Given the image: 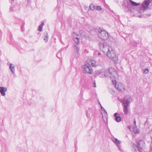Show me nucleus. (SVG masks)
Listing matches in <instances>:
<instances>
[{"label": "nucleus", "instance_id": "nucleus-38", "mask_svg": "<svg viewBox=\"0 0 152 152\" xmlns=\"http://www.w3.org/2000/svg\"><path fill=\"white\" fill-rule=\"evenodd\" d=\"M99 104L100 105L101 104H100V102H99Z\"/></svg>", "mask_w": 152, "mask_h": 152}, {"label": "nucleus", "instance_id": "nucleus-28", "mask_svg": "<svg viewBox=\"0 0 152 152\" xmlns=\"http://www.w3.org/2000/svg\"><path fill=\"white\" fill-rule=\"evenodd\" d=\"M10 11L12 12L13 10V7L12 6H11L10 9Z\"/></svg>", "mask_w": 152, "mask_h": 152}, {"label": "nucleus", "instance_id": "nucleus-18", "mask_svg": "<svg viewBox=\"0 0 152 152\" xmlns=\"http://www.w3.org/2000/svg\"><path fill=\"white\" fill-rule=\"evenodd\" d=\"M44 40L45 42H47L48 39V34L47 32H45L44 34Z\"/></svg>", "mask_w": 152, "mask_h": 152}, {"label": "nucleus", "instance_id": "nucleus-25", "mask_svg": "<svg viewBox=\"0 0 152 152\" xmlns=\"http://www.w3.org/2000/svg\"><path fill=\"white\" fill-rule=\"evenodd\" d=\"M131 4L133 5L134 6H139L140 4V3H137L136 2H134L133 1V2H132Z\"/></svg>", "mask_w": 152, "mask_h": 152}, {"label": "nucleus", "instance_id": "nucleus-36", "mask_svg": "<svg viewBox=\"0 0 152 152\" xmlns=\"http://www.w3.org/2000/svg\"><path fill=\"white\" fill-rule=\"evenodd\" d=\"M58 2H61V1H63V0H57Z\"/></svg>", "mask_w": 152, "mask_h": 152}, {"label": "nucleus", "instance_id": "nucleus-30", "mask_svg": "<svg viewBox=\"0 0 152 152\" xmlns=\"http://www.w3.org/2000/svg\"><path fill=\"white\" fill-rule=\"evenodd\" d=\"M100 107H101V109L102 110H104V111H105V109L102 106L101 104H100Z\"/></svg>", "mask_w": 152, "mask_h": 152}, {"label": "nucleus", "instance_id": "nucleus-2", "mask_svg": "<svg viewBox=\"0 0 152 152\" xmlns=\"http://www.w3.org/2000/svg\"><path fill=\"white\" fill-rule=\"evenodd\" d=\"M107 55L108 57L115 62L118 61V57L117 56L113 50L112 47L110 46H108L107 48Z\"/></svg>", "mask_w": 152, "mask_h": 152}, {"label": "nucleus", "instance_id": "nucleus-37", "mask_svg": "<svg viewBox=\"0 0 152 152\" xmlns=\"http://www.w3.org/2000/svg\"><path fill=\"white\" fill-rule=\"evenodd\" d=\"M130 0V1L131 3H132V2L133 1L132 0Z\"/></svg>", "mask_w": 152, "mask_h": 152}, {"label": "nucleus", "instance_id": "nucleus-22", "mask_svg": "<svg viewBox=\"0 0 152 152\" xmlns=\"http://www.w3.org/2000/svg\"><path fill=\"white\" fill-rule=\"evenodd\" d=\"M90 9L91 10H93L95 8V6L93 4H91L89 7Z\"/></svg>", "mask_w": 152, "mask_h": 152}, {"label": "nucleus", "instance_id": "nucleus-12", "mask_svg": "<svg viewBox=\"0 0 152 152\" xmlns=\"http://www.w3.org/2000/svg\"><path fill=\"white\" fill-rule=\"evenodd\" d=\"M150 3V1L149 0H145L142 4V7L144 9L148 8Z\"/></svg>", "mask_w": 152, "mask_h": 152}, {"label": "nucleus", "instance_id": "nucleus-8", "mask_svg": "<svg viewBox=\"0 0 152 152\" xmlns=\"http://www.w3.org/2000/svg\"><path fill=\"white\" fill-rule=\"evenodd\" d=\"M108 71L110 75V77L114 78V79H116L117 75V73L115 69L112 67H110L109 68Z\"/></svg>", "mask_w": 152, "mask_h": 152}, {"label": "nucleus", "instance_id": "nucleus-29", "mask_svg": "<svg viewBox=\"0 0 152 152\" xmlns=\"http://www.w3.org/2000/svg\"><path fill=\"white\" fill-rule=\"evenodd\" d=\"M61 53L60 52H59L56 55V56H57L58 57V58H60V57H59L58 56L60 55H61Z\"/></svg>", "mask_w": 152, "mask_h": 152}, {"label": "nucleus", "instance_id": "nucleus-11", "mask_svg": "<svg viewBox=\"0 0 152 152\" xmlns=\"http://www.w3.org/2000/svg\"><path fill=\"white\" fill-rule=\"evenodd\" d=\"M80 48L78 45H74L73 51L76 56L77 57L79 55V51Z\"/></svg>", "mask_w": 152, "mask_h": 152}, {"label": "nucleus", "instance_id": "nucleus-15", "mask_svg": "<svg viewBox=\"0 0 152 152\" xmlns=\"http://www.w3.org/2000/svg\"><path fill=\"white\" fill-rule=\"evenodd\" d=\"M9 68L10 71L12 73L13 75L15 74V66L12 64H10L9 66Z\"/></svg>", "mask_w": 152, "mask_h": 152}, {"label": "nucleus", "instance_id": "nucleus-7", "mask_svg": "<svg viewBox=\"0 0 152 152\" xmlns=\"http://www.w3.org/2000/svg\"><path fill=\"white\" fill-rule=\"evenodd\" d=\"M83 72L84 73H88L89 74H91L93 72V69L89 64H85L83 68Z\"/></svg>", "mask_w": 152, "mask_h": 152}, {"label": "nucleus", "instance_id": "nucleus-9", "mask_svg": "<svg viewBox=\"0 0 152 152\" xmlns=\"http://www.w3.org/2000/svg\"><path fill=\"white\" fill-rule=\"evenodd\" d=\"M95 113L94 108H89L86 111V115L87 117L90 119L92 118L94 116Z\"/></svg>", "mask_w": 152, "mask_h": 152}, {"label": "nucleus", "instance_id": "nucleus-26", "mask_svg": "<svg viewBox=\"0 0 152 152\" xmlns=\"http://www.w3.org/2000/svg\"><path fill=\"white\" fill-rule=\"evenodd\" d=\"M96 7L97 10L99 11H101L102 10V7L100 6Z\"/></svg>", "mask_w": 152, "mask_h": 152}, {"label": "nucleus", "instance_id": "nucleus-35", "mask_svg": "<svg viewBox=\"0 0 152 152\" xmlns=\"http://www.w3.org/2000/svg\"><path fill=\"white\" fill-rule=\"evenodd\" d=\"M149 133L150 134L151 133H152V130H151L149 132Z\"/></svg>", "mask_w": 152, "mask_h": 152}, {"label": "nucleus", "instance_id": "nucleus-17", "mask_svg": "<svg viewBox=\"0 0 152 152\" xmlns=\"http://www.w3.org/2000/svg\"><path fill=\"white\" fill-rule=\"evenodd\" d=\"M128 128L130 131H133L134 133H138L139 132V130L137 129L136 126H134V127L132 128V130H131V128L130 126H129Z\"/></svg>", "mask_w": 152, "mask_h": 152}, {"label": "nucleus", "instance_id": "nucleus-13", "mask_svg": "<svg viewBox=\"0 0 152 152\" xmlns=\"http://www.w3.org/2000/svg\"><path fill=\"white\" fill-rule=\"evenodd\" d=\"M7 90V88L6 87H0V92L1 95L3 96H5V92Z\"/></svg>", "mask_w": 152, "mask_h": 152}, {"label": "nucleus", "instance_id": "nucleus-16", "mask_svg": "<svg viewBox=\"0 0 152 152\" xmlns=\"http://www.w3.org/2000/svg\"><path fill=\"white\" fill-rule=\"evenodd\" d=\"M114 115L115 117V119L117 122H119L121 121V118L118 113H115L114 114Z\"/></svg>", "mask_w": 152, "mask_h": 152}, {"label": "nucleus", "instance_id": "nucleus-34", "mask_svg": "<svg viewBox=\"0 0 152 152\" xmlns=\"http://www.w3.org/2000/svg\"><path fill=\"white\" fill-rule=\"evenodd\" d=\"M98 55L99 56H100V55H101V53H100V52H98Z\"/></svg>", "mask_w": 152, "mask_h": 152}, {"label": "nucleus", "instance_id": "nucleus-4", "mask_svg": "<svg viewBox=\"0 0 152 152\" xmlns=\"http://www.w3.org/2000/svg\"><path fill=\"white\" fill-rule=\"evenodd\" d=\"M96 32L98 37L102 40H105L108 38V34L104 30L100 28L97 29Z\"/></svg>", "mask_w": 152, "mask_h": 152}, {"label": "nucleus", "instance_id": "nucleus-19", "mask_svg": "<svg viewBox=\"0 0 152 152\" xmlns=\"http://www.w3.org/2000/svg\"><path fill=\"white\" fill-rule=\"evenodd\" d=\"M88 64H89L90 65H91L92 66L96 67L97 66L96 61L93 60H91Z\"/></svg>", "mask_w": 152, "mask_h": 152}, {"label": "nucleus", "instance_id": "nucleus-21", "mask_svg": "<svg viewBox=\"0 0 152 152\" xmlns=\"http://www.w3.org/2000/svg\"><path fill=\"white\" fill-rule=\"evenodd\" d=\"M44 25V23H42L39 26L38 28V30L39 31H42V28Z\"/></svg>", "mask_w": 152, "mask_h": 152}, {"label": "nucleus", "instance_id": "nucleus-23", "mask_svg": "<svg viewBox=\"0 0 152 152\" xmlns=\"http://www.w3.org/2000/svg\"><path fill=\"white\" fill-rule=\"evenodd\" d=\"M75 42L77 44L76 45H78L79 43L80 39L79 38H77L75 39H73Z\"/></svg>", "mask_w": 152, "mask_h": 152}, {"label": "nucleus", "instance_id": "nucleus-3", "mask_svg": "<svg viewBox=\"0 0 152 152\" xmlns=\"http://www.w3.org/2000/svg\"><path fill=\"white\" fill-rule=\"evenodd\" d=\"M132 150L133 152H142L141 149H142L145 147V143L142 140L139 141L137 145L133 144Z\"/></svg>", "mask_w": 152, "mask_h": 152}, {"label": "nucleus", "instance_id": "nucleus-31", "mask_svg": "<svg viewBox=\"0 0 152 152\" xmlns=\"http://www.w3.org/2000/svg\"><path fill=\"white\" fill-rule=\"evenodd\" d=\"M94 87H96V85L95 80L94 81Z\"/></svg>", "mask_w": 152, "mask_h": 152}, {"label": "nucleus", "instance_id": "nucleus-10", "mask_svg": "<svg viewBox=\"0 0 152 152\" xmlns=\"http://www.w3.org/2000/svg\"><path fill=\"white\" fill-rule=\"evenodd\" d=\"M112 140L118 147V150L120 151H121V146L119 145L121 143V141L118 140L117 138L115 137H113L112 138Z\"/></svg>", "mask_w": 152, "mask_h": 152}, {"label": "nucleus", "instance_id": "nucleus-5", "mask_svg": "<svg viewBox=\"0 0 152 152\" xmlns=\"http://www.w3.org/2000/svg\"><path fill=\"white\" fill-rule=\"evenodd\" d=\"M112 83L116 88L118 91H122L125 90V87L122 83L117 82L115 80H112Z\"/></svg>", "mask_w": 152, "mask_h": 152}, {"label": "nucleus", "instance_id": "nucleus-6", "mask_svg": "<svg viewBox=\"0 0 152 152\" xmlns=\"http://www.w3.org/2000/svg\"><path fill=\"white\" fill-rule=\"evenodd\" d=\"M106 72L107 71L106 69H102L96 71L95 76H99V77L101 78L105 77L107 76L106 75Z\"/></svg>", "mask_w": 152, "mask_h": 152}, {"label": "nucleus", "instance_id": "nucleus-14", "mask_svg": "<svg viewBox=\"0 0 152 152\" xmlns=\"http://www.w3.org/2000/svg\"><path fill=\"white\" fill-rule=\"evenodd\" d=\"M99 45L100 49L103 51H104V50L107 48L108 47L107 44L106 43H100L99 44Z\"/></svg>", "mask_w": 152, "mask_h": 152}, {"label": "nucleus", "instance_id": "nucleus-24", "mask_svg": "<svg viewBox=\"0 0 152 152\" xmlns=\"http://www.w3.org/2000/svg\"><path fill=\"white\" fill-rule=\"evenodd\" d=\"M142 72L145 74H147L149 72V70L148 69H145L142 70Z\"/></svg>", "mask_w": 152, "mask_h": 152}, {"label": "nucleus", "instance_id": "nucleus-1", "mask_svg": "<svg viewBox=\"0 0 152 152\" xmlns=\"http://www.w3.org/2000/svg\"><path fill=\"white\" fill-rule=\"evenodd\" d=\"M132 99L130 96H126L123 99L122 103L123 106V111L125 114L127 115L128 113V106L132 101Z\"/></svg>", "mask_w": 152, "mask_h": 152}, {"label": "nucleus", "instance_id": "nucleus-20", "mask_svg": "<svg viewBox=\"0 0 152 152\" xmlns=\"http://www.w3.org/2000/svg\"><path fill=\"white\" fill-rule=\"evenodd\" d=\"M72 36L73 37V39H75L77 38H79V35L76 33H74L72 34Z\"/></svg>", "mask_w": 152, "mask_h": 152}, {"label": "nucleus", "instance_id": "nucleus-32", "mask_svg": "<svg viewBox=\"0 0 152 152\" xmlns=\"http://www.w3.org/2000/svg\"><path fill=\"white\" fill-rule=\"evenodd\" d=\"M10 2L12 4L14 2V0H9Z\"/></svg>", "mask_w": 152, "mask_h": 152}, {"label": "nucleus", "instance_id": "nucleus-33", "mask_svg": "<svg viewBox=\"0 0 152 152\" xmlns=\"http://www.w3.org/2000/svg\"><path fill=\"white\" fill-rule=\"evenodd\" d=\"M134 126H136V122L135 120H134Z\"/></svg>", "mask_w": 152, "mask_h": 152}, {"label": "nucleus", "instance_id": "nucleus-27", "mask_svg": "<svg viewBox=\"0 0 152 152\" xmlns=\"http://www.w3.org/2000/svg\"><path fill=\"white\" fill-rule=\"evenodd\" d=\"M99 59H100L101 60H102L104 58V56L102 55H101L99 56Z\"/></svg>", "mask_w": 152, "mask_h": 152}]
</instances>
